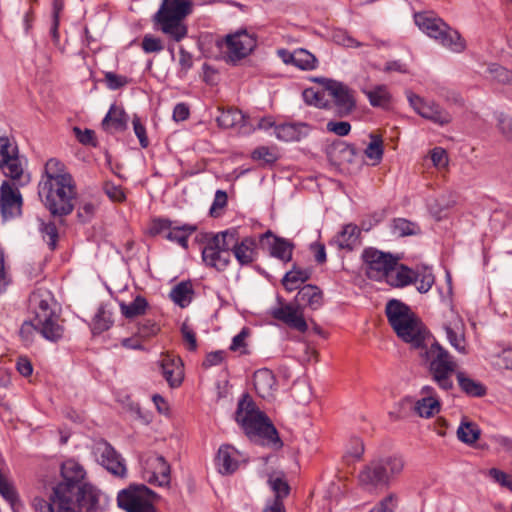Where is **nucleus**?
I'll return each mask as SVG.
<instances>
[{"label":"nucleus","instance_id":"nucleus-1","mask_svg":"<svg viewBox=\"0 0 512 512\" xmlns=\"http://www.w3.org/2000/svg\"><path fill=\"white\" fill-rule=\"evenodd\" d=\"M38 195L52 216H67L74 210L76 184L63 162L49 159L38 184Z\"/></svg>","mask_w":512,"mask_h":512},{"label":"nucleus","instance_id":"nucleus-2","mask_svg":"<svg viewBox=\"0 0 512 512\" xmlns=\"http://www.w3.org/2000/svg\"><path fill=\"white\" fill-rule=\"evenodd\" d=\"M63 481L53 487L49 499L78 503L79 512H99V491L85 483V470L75 460L61 464Z\"/></svg>","mask_w":512,"mask_h":512},{"label":"nucleus","instance_id":"nucleus-3","mask_svg":"<svg viewBox=\"0 0 512 512\" xmlns=\"http://www.w3.org/2000/svg\"><path fill=\"white\" fill-rule=\"evenodd\" d=\"M235 420L249 439L262 440L276 449L283 446L273 423L264 412L259 410L248 394H244L239 400Z\"/></svg>","mask_w":512,"mask_h":512},{"label":"nucleus","instance_id":"nucleus-4","mask_svg":"<svg viewBox=\"0 0 512 512\" xmlns=\"http://www.w3.org/2000/svg\"><path fill=\"white\" fill-rule=\"evenodd\" d=\"M421 356L427 363L432 381L444 391L451 390L454 387L452 376L457 373V363L453 356L438 342L432 343L421 353Z\"/></svg>","mask_w":512,"mask_h":512},{"label":"nucleus","instance_id":"nucleus-5","mask_svg":"<svg viewBox=\"0 0 512 512\" xmlns=\"http://www.w3.org/2000/svg\"><path fill=\"white\" fill-rule=\"evenodd\" d=\"M191 11L192 3L189 0H163L153 21L160 25L163 33L179 42L187 35V27L181 21Z\"/></svg>","mask_w":512,"mask_h":512},{"label":"nucleus","instance_id":"nucleus-6","mask_svg":"<svg viewBox=\"0 0 512 512\" xmlns=\"http://www.w3.org/2000/svg\"><path fill=\"white\" fill-rule=\"evenodd\" d=\"M29 305L36 318V325L43 328L44 334L53 337L64 335L63 321L53 307V295L48 289H35L29 297Z\"/></svg>","mask_w":512,"mask_h":512},{"label":"nucleus","instance_id":"nucleus-7","mask_svg":"<svg viewBox=\"0 0 512 512\" xmlns=\"http://www.w3.org/2000/svg\"><path fill=\"white\" fill-rule=\"evenodd\" d=\"M414 20L421 31L444 47H448L454 52H462L465 49V41L460 34L451 29L442 19L426 13H416Z\"/></svg>","mask_w":512,"mask_h":512},{"label":"nucleus","instance_id":"nucleus-8","mask_svg":"<svg viewBox=\"0 0 512 512\" xmlns=\"http://www.w3.org/2000/svg\"><path fill=\"white\" fill-rule=\"evenodd\" d=\"M156 498L157 494L146 485L133 484L118 493L117 503L126 512H156Z\"/></svg>","mask_w":512,"mask_h":512},{"label":"nucleus","instance_id":"nucleus-9","mask_svg":"<svg viewBox=\"0 0 512 512\" xmlns=\"http://www.w3.org/2000/svg\"><path fill=\"white\" fill-rule=\"evenodd\" d=\"M314 81L322 84L331 98L327 110L333 111L339 117H344L354 110L356 102L352 90L347 85L327 78H315Z\"/></svg>","mask_w":512,"mask_h":512},{"label":"nucleus","instance_id":"nucleus-10","mask_svg":"<svg viewBox=\"0 0 512 512\" xmlns=\"http://www.w3.org/2000/svg\"><path fill=\"white\" fill-rule=\"evenodd\" d=\"M226 237L230 254L232 253L240 266H249L258 257V239L254 236L240 238L238 228H229L223 231Z\"/></svg>","mask_w":512,"mask_h":512},{"label":"nucleus","instance_id":"nucleus-11","mask_svg":"<svg viewBox=\"0 0 512 512\" xmlns=\"http://www.w3.org/2000/svg\"><path fill=\"white\" fill-rule=\"evenodd\" d=\"M253 120L257 121L256 128H307V124L305 123H299L298 125L282 123L277 126L271 117L253 118L248 122L246 116L238 109L222 111L220 115L216 117L219 128H243L247 125L254 126Z\"/></svg>","mask_w":512,"mask_h":512},{"label":"nucleus","instance_id":"nucleus-12","mask_svg":"<svg viewBox=\"0 0 512 512\" xmlns=\"http://www.w3.org/2000/svg\"><path fill=\"white\" fill-rule=\"evenodd\" d=\"M362 258L366 276L375 281L385 279L398 264V258L371 247L363 251Z\"/></svg>","mask_w":512,"mask_h":512},{"label":"nucleus","instance_id":"nucleus-13","mask_svg":"<svg viewBox=\"0 0 512 512\" xmlns=\"http://www.w3.org/2000/svg\"><path fill=\"white\" fill-rule=\"evenodd\" d=\"M223 231L214 234L208 239L202 250V260L206 266L223 272L231 263V255Z\"/></svg>","mask_w":512,"mask_h":512},{"label":"nucleus","instance_id":"nucleus-14","mask_svg":"<svg viewBox=\"0 0 512 512\" xmlns=\"http://www.w3.org/2000/svg\"><path fill=\"white\" fill-rule=\"evenodd\" d=\"M227 47L226 61L236 64L238 61L247 57L257 46V39L254 34H250L246 29H240L233 34L225 37Z\"/></svg>","mask_w":512,"mask_h":512},{"label":"nucleus","instance_id":"nucleus-15","mask_svg":"<svg viewBox=\"0 0 512 512\" xmlns=\"http://www.w3.org/2000/svg\"><path fill=\"white\" fill-rule=\"evenodd\" d=\"M197 230L192 224H183L181 226L173 225L169 219H155L152 222L150 233L152 235L163 234L165 239L178 243L184 249L188 248V238Z\"/></svg>","mask_w":512,"mask_h":512},{"label":"nucleus","instance_id":"nucleus-16","mask_svg":"<svg viewBox=\"0 0 512 512\" xmlns=\"http://www.w3.org/2000/svg\"><path fill=\"white\" fill-rule=\"evenodd\" d=\"M21 186L4 180L0 186V212L4 220L20 216L23 198L19 191Z\"/></svg>","mask_w":512,"mask_h":512},{"label":"nucleus","instance_id":"nucleus-17","mask_svg":"<svg viewBox=\"0 0 512 512\" xmlns=\"http://www.w3.org/2000/svg\"><path fill=\"white\" fill-rule=\"evenodd\" d=\"M258 241L261 248L267 250L271 257L283 262H290L292 260L295 248L292 241L275 235L271 230H267L259 235Z\"/></svg>","mask_w":512,"mask_h":512},{"label":"nucleus","instance_id":"nucleus-18","mask_svg":"<svg viewBox=\"0 0 512 512\" xmlns=\"http://www.w3.org/2000/svg\"><path fill=\"white\" fill-rule=\"evenodd\" d=\"M94 454L99 463L111 474L123 477L126 474V466L121 455L105 440L95 444Z\"/></svg>","mask_w":512,"mask_h":512},{"label":"nucleus","instance_id":"nucleus-19","mask_svg":"<svg viewBox=\"0 0 512 512\" xmlns=\"http://www.w3.org/2000/svg\"><path fill=\"white\" fill-rule=\"evenodd\" d=\"M407 98L413 109L423 118L429 119L433 123L441 126L450 123L451 115L438 104L433 102L428 103L420 96L411 92L408 93Z\"/></svg>","mask_w":512,"mask_h":512},{"label":"nucleus","instance_id":"nucleus-20","mask_svg":"<svg viewBox=\"0 0 512 512\" xmlns=\"http://www.w3.org/2000/svg\"><path fill=\"white\" fill-rule=\"evenodd\" d=\"M279 302L281 305L271 310V316L274 319L285 323L290 328L302 333L306 332L308 330V325L303 317V313L299 305L283 304L280 298Z\"/></svg>","mask_w":512,"mask_h":512},{"label":"nucleus","instance_id":"nucleus-21","mask_svg":"<svg viewBox=\"0 0 512 512\" xmlns=\"http://www.w3.org/2000/svg\"><path fill=\"white\" fill-rule=\"evenodd\" d=\"M400 328V330H394L399 338L404 342L410 343L414 348L423 347L427 331L415 314L402 323Z\"/></svg>","mask_w":512,"mask_h":512},{"label":"nucleus","instance_id":"nucleus-22","mask_svg":"<svg viewBox=\"0 0 512 512\" xmlns=\"http://www.w3.org/2000/svg\"><path fill=\"white\" fill-rule=\"evenodd\" d=\"M327 155L330 162L340 169H349L357 159L355 147L339 139L329 146Z\"/></svg>","mask_w":512,"mask_h":512},{"label":"nucleus","instance_id":"nucleus-23","mask_svg":"<svg viewBox=\"0 0 512 512\" xmlns=\"http://www.w3.org/2000/svg\"><path fill=\"white\" fill-rule=\"evenodd\" d=\"M359 481L362 485L373 487L388 486L390 481L386 474V469L382 466L379 459L371 461L359 473Z\"/></svg>","mask_w":512,"mask_h":512},{"label":"nucleus","instance_id":"nucleus-24","mask_svg":"<svg viewBox=\"0 0 512 512\" xmlns=\"http://www.w3.org/2000/svg\"><path fill=\"white\" fill-rule=\"evenodd\" d=\"M0 169L6 177L10 178L9 181L12 184L25 186L30 182V175L24 173L18 154L10 157L9 159L1 160Z\"/></svg>","mask_w":512,"mask_h":512},{"label":"nucleus","instance_id":"nucleus-25","mask_svg":"<svg viewBox=\"0 0 512 512\" xmlns=\"http://www.w3.org/2000/svg\"><path fill=\"white\" fill-rule=\"evenodd\" d=\"M385 312L388 322L394 330H400L401 324L414 315L408 305L396 299L388 301Z\"/></svg>","mask_w":512,"mask_h":512},{"label":"nucleus","instance_id":"nucleus-26","mask_svg":"<svg viewBox=\"0 0 512 512\" xmlns=\"http://www.w3.org/2000/svg\"><path fill=\"white\" fill-rule=\"evenodd\" d=\"M32 506L36 512H76L78 503L49 499L48 501L35 497L32 501Z\"/></svg>","mask_w":512,"mask_h":512},{"label":"nucleus","instance_id":"nucleus-27","mask_svg":"<svg viewBox=\"0 0 512 512\" xmlns=\"http://www.w3.org/2000/svg\"><path fill=\"white\" fill-rule=\"evenodd\" d=\"M236 453L237 451L231 445L220 446L216 456V464L221 474L229 475L237 470L238 460L234 458Z\"/></svg>","mask_w":512,"mask_h":512},{"label":"nucleus","instance_id":"nucleus-28","mask_svg":"<svg viewBox=\"0 0 512 512\" xmlns=\"http://www.w3.org/2000/svg\"><path fill=\"white\" fill-rule=\"evenodd\" d=\"M162 375L170 387H178L183 380V369L181 360L166 356L161 362Z\"/></svg>","mask_w":512,"mask_h":512},{"label":"nucleus","instance_id":"nucleus-29","mask_svg":"<svg viewBox=\"0 0 512 512\" xmlns=\"http://www.w3.org/2000/svg\"><path fill=\"white\" fill-rule=\"evenodd\" d=\"M254 388L262 398H268L276 385V379L272 371L263 368L257 370L253 375Z\"/></svg>","mask_w":512,"mask_h":512},{"label":"nucleus","instance_id":"nucleus-30","mask_svg":"<svg viewBox=\"0 0 512 512\" xmlns=\"http://www.w3.org/2000/svg\"><path fill=\"white\" fill-rule=\"evenodd\" d=\"M268 485L274 492V499L271 503L284 504L283 500L290 493V486L286 480L285 474L282 471H274L268 475Z\"/></svg>","mask_w":512,"mask_h":512},{"label":"nucleus","instance_id":"nucleus-31","mask_svg":"<svg viewBox=\"0 0 512 512\" xmlns=\"http://www.w3.org/2000/svg\"><path fill=\"white\" fill-rule=\"evenodd\" d=\"M279 54L288 56V58H284L285 63H293L302 70H313L317 66V58L305 49H297L293 53L280 50Z\"/></svg>","mask_w":512,"mask_h":512},{"label":"nucleus","instance_id":"nucleus-32","mask_svg":"<svg viewBox=\"0 0 512 512\" xmlns=\"http://www.w3.org/2000/svg\"><path fill=\"white\" fill-rule=\"evenodd\" d=\"M359 235V228L356 225L348 224L332 239L331 245H336L339 249L352 251L358 243Z\"/></svg>","mask_w":512,"mask_h":512},{"label":"nucleus","instance_id":"nucleus-33","mask_svg":"<svg viewBox=\"0 0 512 512\" xmlns=\"http://www.w3.org/2000/svg\"><path fill=\"white\" fill-rule=\"evenodd\" d=\"M417 278V274L411 268L401 264L398 268H394L385 278L387 283L394 287H404L412 284Z\"/></svg>","mask_w":512,"mask_h":512},{"label":"nucleus","instance_id":"nucleus-34","mask_svg":"<svg viewBox=\"0 0 512 512\" xmlns=\"http://www.w3.org/2000/svg\"><path fill=\"white\" fill-rule=\"evenodd\" d=\"M296 301L306 303L312 310H317L323 304L322 291L315 285H304L296 295Z\"/></svg>","mask_w":512,"mask_h":512},{"label":"nucleus","instance_id":"nucleus-35","mask_svg":"<svg viewBox=\"0 0 512 512\" xmlns=\"http://www.w3.org/2000/svg\"><path fill=\"white\" fill-rule=\"evenodd\" d=\"M456 377L460 389L466 395L470 397H483L486 395V387L482 383L470 378L465 372L458 371Z\"/></svg>","mask_w":512,"mask_h":512},{"label":"nucleus","instance_id":"nucleus-36","mask_svg":"<svg viewBox=\"0 0 512 512\" xmlns=\"http://www.w3.org/2000/svg\"><path fill=\"white\" fill-rule=\"evenodd\" d=\"M311 277V270L302 269L296 265L286 272L282 279V284L287 291H294L299 288L300 283H304Z\"/></svg>","mask_w":512,"mask_h":512},{"label":"nucleus","instance_id":"nucleus-37","mask_svg":"<svg viewBox=\"0 0 512 512\" xmlns=\"http://www.w3.org/2000/svg\"><path fill=\"white\" fill-rule=\"evenodd\" d=\"M193 294L192 283L190 281H182L172 288L170 298L175 304L184 308L191 302Z\"/></svg>","mask_w":512,"mask_h":512},{"label":"nucleus","instance_id":"nucleus-38","mask_svg":"<svg viewBox=\"0 0 512 512\" xmlns=\"http://www.w3.org/2000/svg\"><path fill=\"white\" fill-rule=\"evenodd\" d=\"M370 104L373 107L388 109L391 106V95L385 85H377L370 90H365Z\"/></svg>","mask_w":512,"mask_h":512},{"label":"nucleus","instance_id":"nucleus-39","mask_svg":"<svg viewBox=\"0 0 512 512\" xmlns=\"http://www.w3.org/2000/svg\"><path fill=\"white\" fill-rule=\"evenodd\" d=\"M35 332H38L43 338H45L46 340L51 341V342H57L58 340H60L63 337V336L53 337V336H50L49 334H44L43 328L36 325V318H34V317L31 320L25 321L22 324L19 333H20V336L23 339V341L26 342L27 344H30L33 341Z\"/></svg>","mask_w":512,"mask_h":512},{"label":"nucleus","instance_id":"nucleus-40","mask_svg":"<svg viewBox=\"0 0 512 512\" xmlns=\"http://www.w3.org/2000/svg\"><path fill=\"white\" fill-rule=\"evenodd\" d=\"M481 435V430L479 426L471 421L463 419L457 429V437L458 439L467 444H474Z\"/></svg>","mask_w":512,"mask_h":512},{"label":"nucleus","instance_id":"nucleus-41","mask_svg":"<svg viewBox=\"0 0 512 512\" xmlns=\"http://www.w3.org/2000/svg\"><path fill=\"white\" fill-rule=\"evenodd\" d=\"M129 121V115L125 110L117 106L116 104L111 105L108 113L102 120V126L112 125L115 128H126Z\"/></svg>","mask_w":512,"mask_h":512},{"label":"nucleus","instance_id":"nucleus-42","mask_svg":"<svg viewBox=\"0 0 512 512\" xmlns=\"http://www.w3.org/2000/svg\"><path fill=\"white\" fill-rule=\"evenodd\" d=\"M379 460L380 463H382V466L386 469L389 481L400 475L405 466L404 458L398 454L381 457Z\"/></svg>","mask_w":512,"mask_h":512},{"label":"nucleus","instance_id":"nucleus-43","mask_svg":"<svg viewBox=\"0 0 512 512\" xmlns=\"http://www.w3.org/2000/svg\"><path fill=\"white\" fill-rule=\"evenodd\" d=\"M414 410L420 417L430 418L440 411V401L438 398L422 397L416 401Z\"/></svg>","mask_w":512,"mask_h":512},{"label":"nucleus","instance_id":"nucleus-44","mask_svg":"<svg viewBox=\"0 0 512 512\" xmlns=\"http://www.w3.org/2000/svg\"><path fill=\"white\" fill-rule=\"evenodd\" d=\"M148 307L147 300L142 296H137L131 303L126 304L120 303L121 313L127 318L132 319L134 317L143 315Z\"/></svg>","mask_w":512,"mask_h":512},{"label":"nucleus","instance_id":"nucleus-45","mask_svg":"<svg viewBox=\"0 0 512 512\" xmlns=\"http://www.w3.org/2000/svg\"><path fill=\"white\" fill-rule=\"evenodd\" d=\"M392 231L398 237L418 235L421 232L420 226L405 218H396L392 223Z\"/></svg>","mask_w":512,"mask_h":512},{"label":"nucleus","instance_id":"nucleus-46","mask_svg":"<svg viewBox=\"0 0 512 512\" xmlns=\"http://www.w3.org/2000/svg\"><path fill=\"white\" fill-rule=\"evenodd\" d=\"M369 137L370 142L364 150V153L368 159L373 161V165H377L380 163L383 157L382 136L371 133Z\"/></svg>","mask_w":512,"mask_h":512},{"label":"nucleus","instance_id":"nucleus-47","mask_svg":"<svg viewBox=\"0 0 512 512\" xmlns=\"http://www.w3.org/2000/svg\"><path fill=\"white\" fill-rule=\"evenodd\" d=\"M153 477L159 486H166L170 483V465L163 456L155 458Z\"/></svg>","mask_w":512,"mask_h":512},{"label":"nucleus","instance_id":"nucleus-48","mask_svg":"<svg viewBox=\"0 0 512 512\" xmlns=\"http://www.w3.org/2000/svg\"><path fill=\"white\" fill-rule=\"evenodd\" d=\"M327 94V91L323 87L321 91L315 90L314 88H307L303 91L302 96L308 105H314L319 108H325L328 107L329 99L325 98V95Z\"/></svg>","mask_w":512,"mask_h":512},{"label":"nucleus","instance_id":"nucleus-49","mask_svg":"<svg viewBox=\"0 0 512 512\" xmlns=\"http://www.w3.org/2000/svg\"><path fill=\"white\" fill-rule=\"evenodd\" d=\"M415 272L417 274V278L413 283L417 285L416 288L418 292H428L434 284V275L432 274V271L428 268H424Z\"/></svg>","mask_w":512,"mask_h":512},{"label":"nucleus","instance_id":"nucleus-50","mask_svg":"<svg viewBox=\"0 0 512 512\" xmlns=\"http://www.w3.org/2000/svg\"><path fill=\"white\" fill-rule=\"evenodd\" d=\"M488 73L491 79L498 83L508 84L512 82V71L497 63L489 65Z\"/></svg>","mask_w":512,"mask_h":512},{"label":"nucleus","instance_id":"nucleus-51","mask_svg":"<svg viewBox=\"0 0 512 512\" xmlns=\"http://www.w3.org/2000/svg\"><path fill=\"white\" fill-rule=\"evenodd\" d=\"M111 325L112 320L110 319L109 314L105 311L103 307L99 308L93 320V334H101L102 332L108 330L111 327Z\"/></svg>","mask_w":512,"mask_h":512},{"label":"nucleus","instance_id":"nucleus-52","mask_svg":"<svg viewBox=\"0 0 512 512\" xmlns=\"http://www.w3.org/2000/svg\"><path fill=\"white\" fill-rule=\"evenodd\" d=\"M251 157L253 160H263L265 163L272 164L278 160L279 154L274 147L260 146L252 152Z\"/></svg>","mask_w":512,"mask_h":512},{"label":"nucleus","instance_id":"nucleus-53","mask_svg":"<svg viewBox=\"0 0 512 512\" xmlns=\"http://www.w3.org/2000/svg\"><path fill=\"white\" fill-rule=\"evenodd\" d=\"M40 231L43 239L47 242L49 248L54 250L58 241V229L54 222L41 223Z\"/></svg>","mask_w":512,"mask_h":512},{"label":"nucleus","instance_id":"nucleus-54","mask_svg":"<svg viewBox=\"0 0 512 512\" xmlns=\"http://www.w3.org/2000/svg\"><path fill=\"white\" fill-rule=\"evenodd\" d=\"M104 82L109 90H118L127 86L131 79L127 76L108 71L104 73Z\"/></svg>","mask_w":512,"mask_h":512},{"label":"nucleus","instance_id":"nucleus-55","mask_svg":"<svg viewBox=\"0 0 512 512\" xmlns=\"http://www.w3.org/2000/svg\"><path fill=\"white\" fill-rule=\"evenodd\" d=\"M333 40L335 43L339 45H343L345 47H355L359 48L362 47L363 44L356 39H354L352 36H350L346 31L344 30H336L333 33Z\"/></svg>","mask_w":512,"mask_h":512},{"label":"nucleus","instance_id":"nucleus-56","mask_svg":"<svg viewBox=\"0 0 512 512\" xmlns=\"http://www.w3.org/2000/svg\"><path fill=\"white\" fill-rule=\"evenodd\" d=\"M307 136L303 130H277L276 138L283 142H299Z\"/></svg>","mask_w":512,"mask_h":512},{"label":"nucleus","instance_id":"nucleus-57","mask_svg":"<svg viewBox=\"0 0 512 512\" xmlns=\"http://www.w3.org/2000/svg\"><path fill=\"white\" fill-rule=\"evenodd\" d=\"M446 336L451 344L457 351L460 353H466L465 349V339L463 334L456 333L451 327L445 326Z\"/></svg>","mask_w":512,"mask_h":512},{"label":"nucleus","instance_id":"nucleus-58","mask_svg":"<svg viewBox=\"0 0 512 512\" xmlns=\"http://www.w3.org/2000/svg\"><path fill=\"white\" fill-rule=\"evenodd\" d=\"M75 138L84 146L97 147L98 141L95 130H73Z\"/></svg>","mask_w":512,"mask_h":512},{"label":"nucleus","instance_id":"nucleus-59","mask_svg":"<svg viewBox=\"0 0 512 512\" xmlns=\"http://www.w3.org/2000/svg\"><path fill=\"white\" fill-rule=\"evenodd\" d=\"M160 328L155 323V321L151 319H146L143 322L139 323L137 334L140 337L148 338L150 336L156 335L159 332Z\"/></svg>","mask_w":512,"mask_h":512},{"label":"nucleus","instance_id":"nucleus-60","mask_svg":"<svg viewBox=\"0 0 512 512\" xmlns=\"http://www.w3.org/2000/svg\"><path fill=\"white\" fill-rule=\"evenodd\" d=\"M181 334H182L183 340L187 346V349L190 351H196V349H197L196 334L193 331V329L186 322H184L181 326Z\"/></svg>","mask_w":512,"mask_h":512},{"label":"nucleus","instance_id":"nucleus-61","mask_svg":"<svg viewBox=\"0 0 512 512\" xmlns=\"http://www.w3.org/2000/svg\"><path fill=\"white\" fill-rule=\"evenodd\" d=\"M142 49L146 53L160 52L163 49V45L159 38L145 35L142 40Z\"/></svg>","mask_w":512,"mask_h":512},{"label":"nucleus","instance_id":"nucleus-62","mask_svg":"<svg viewBox=\"0 0 512 512\" xmlns=\"http://www.w3.org/2000/svg\"><path fill=\"white\" fill-rule=\"evenodd\" d=\"M489 475L495 480V482L512 491V478H510L508 474L497 468H491L489 470Z\"/></svg>","mask_w":512,"mask_h":512},{"label":"nucleus","instance_id":"nucleus-63","mask_svg":"<svg viewBox=\"0 0 512 512\" xmlns=\"http://www.w3.org/2000/svg\"><path fill=\"white\" fill-rule=\"evenodd\" d=\"M96 207L93 203L87 202L79 206L77 217L80 222L86 223L90 221L95 213Z\"/></svg>","mask_w":512,"mask_h":512},{"label":"nucleus","instance_id":"nucleus-64","mask_svg":"<svg viewBox=\"0 0 512 512\" xmlns=\"http://www.w3.org/2000/svg\"><path fill=\"white\" fill-rule=\"evenodd\" d=\"M396 496L390 494L380 501V503L374 507L370 512H394V502Z\"/></svg>","mask_w":512,"mask_h":512}]
</instances>
